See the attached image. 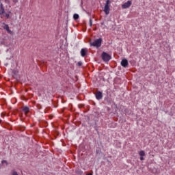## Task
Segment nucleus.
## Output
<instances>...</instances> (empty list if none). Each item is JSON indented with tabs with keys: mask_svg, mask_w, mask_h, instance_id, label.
<instances>
[{
	"mask_svg": "<svg viewBox=\"0 0 175 175\" xmlns=\"http://www.w3.org/2000/svg\"><path fill=\"white\" fill-rule=\"evenodd\" d=\"M102 38L95 40L94 42H90V46L98 49V47H100L102 46Z\"/></svg>",
	"mask_w": 175,
	"mask_h": 175,
	"instance_id": "obj_1",
	"label": "nucleus"
},
{
	"mask_svg": "<svg viewBox=\"0 0 175 175\" xmlns=\"http://www.w3.org/2000/svg\"><path fill=\"white\" fill-rule=\"evenodd\" d=\"M110 0H107L106 3L104 7L103 12H105V14L107 16L108 14H110Z\"/></svg>",
	"mask_w": 175,
	"mask_h": 175,
	"instance_id": "obj_2",
	"label": "nucleus"
},
{
	"mask_svg": "<svg viewBox=\"0 0 175 175\" xmlns=\"http://www.w3.org/2000/svg\"><path fill=\"white\" fill-rule=\"evenodd\" d=\"M102 59L104 60L105 62L110 61L111 59V56L107 54L106 52H103L101 55Z\"/></svg>",
	"mask_w": 175,
	"mask_h": 175,
	"instance_id": "obj_3",
	"label": "nucleus"
},
{
	"mask_svg": "<svg viewBox=\"0 0 175 175\" xmlns=\"http://www.w3.org/2000/svg\"><path fill=\"white\" fill-rule=\"evenodd\" d=\"M131 5H132V1H128L122 5V9H128V8L131 6Z\"/></svg>",
	"mask_w": 175,
	"mask_h": 175,
	"instance_id": "obj_4",
	"label": "nucleus"
},
{
	"mask_svg": "<svg viewBox=\"0 0 175 175\" xmlns=\"http://www.w3.org/2000/svg\"><path fill=\"white\" fill-rule=\"evenodd\" d=\"M95 96L96 99H98V100H100V99H102V98H103V94L101 92L98 91L95 93Z\"/></svg>",
	"mask_w": 175,
	"mask_h": 175,
	"instance_id": "obj_5",
	"label": "nucleus"
},
{
	"mask_svg": "<svg viewBox=\"0 0 175 175\" xmlns=\"http://www.w3.org/2000/svg\"><path fill=\"white\" fill-rule=\"evenodd\" d=\"M121 65L123 68H127L128 65H129L128 60L126 59H123L121 62Z\"/></svg>",
	"mask_w": 175,
	"mask_h": 175,
	"instance_id": "obj_6",
	"label": "nucleus"
},
{
	"mask_svg": "<svg viewBox=\"0 0 175 175\" xmlns=\"http://www.w3.org/2000/svg\"><path fill=\"white\" fill-rule=\"evenodd\" d=\"M87 53H88V50H87V49H82L81 50V57H85V55H87Z\"/></svg>",
	"mask_w": 175,
	"mask_h": 175,
	"instance_id": "obj_7",
	"label": "nucleus"
},
{
	"mask_svg": "<svg viewBox=\"0 0 175 175\" xmlns=\"http://www.w3.org/2000/svg\"><path fill=\"white\" fill-rule=\"evenodd\" d=\"M3 29H5L8 33H10V35H12V33H13V31H12V30H10V29L9 28L8 25H5L3 26Z\"/></svg>",
	"mask_w": 175,
	"mask_h": 175,
	"instance_id": "obj_8",
	"label": "nucleus"
},
{
	"mask_svg": "<svg viewBox=\"0 0 175 175\" xmlns=\"http://www.w3.org/2000/svg\"><path fill=\"white\" fill-rule=\"evenodd\" d=\"M23 110L25 114H28V113H29V108L28 107H23Z\"/></svg>",
	"mask_w": 175,
	"mask_h": 175,
	"instance_id": "obj_9",
	"label": "nucleus"
},
{
	"mask_svg": "<svg viewBox=\"0 0 175 175\" xmlns=\"http://www.w3.org/2000/svg\"><path fill=\"white\" fill-rule=\"evenodd\" d=\"M139 154L140 157H144L146 155V152L144 150H141L139 151Z\"/></svg>",
	"mask_w": 175,
	"mask_h": 175,
	"instance_id": "obj_10",
	"label": "nucleus"
},
{
	"mask_svg": "<svg viewBox=\"0 0 175 175\" xmlns=\"http://www.w3.org/2000/svg\"><path fill=\"white\" fill-rule=\"evenodd\" d=\"M4 13H5V8H0V15L2 16V14H4Z\"/></svg>",
	"mask_w": 175,
	"mask_h": 175,
	"instance_id": "obj_11",
	"label": "nucleus"
},
{
	"mask_svg": "<svg viewBox=\"0 0 175 175\" xmlns=\"http://www.w3.org/2000/svg\"><path fill=\"white\" fill-rule=\"evenodd\" d=\"M73 18H74V20H79V14H75L73 15Z\"/></svg>",
	"mask_w": 175,
	"mask_h": 175,
	"instance_id": "obj_12",
	"label": "nucleus"
},
{
	"mask_svg": "<svg viewBox=\"0 0 175 175\" xmlns=\"http://www.w3.org/2000/svg\"><path fill=\"white\" fill-rule=\"evenodd\" d=\"M2 165L5 164L6 165V166H8V161H5V160H3L2 162H1Z\"/></svg>",
	"mask_w": 175,
	"mask_h": 175,
	"instance_id": "obj_13",
	"label": "nucleus"
},
{
	"mask_svg": "<svg viewBox=\"0 0 175 175\" xmlns=\"http://www.w3.org/2000/svg\"><path fill=\"white\" fill-rule=\"evenodd\" d=\"M77 65H78V66H81V65H83V62H79L77 63Z\"/></svg>",
	"mask_w": 175,
	"mask_h": 175,
	"instance_id": "obj_14",
	"label": "nucleus"
},
{
	"mask_svg": "<svg viewBox=\"0 0 175 175\" xmlns=\"http://www.w3.org/2000/svg\"><path fill=\"white\" fill-rule=\"evenodd\" d=\"M90 26L92 27V19H90Z\"/></svg>",
	"mask_w": 175,
	"mask_h": 175,
	"instance_id": "obj_15",
	"label": "nucleus"
},
{
	"mask_svg": "<svg viewBox=\"0 0 175 175\" xmlns=\"http://www.w3.org/2000/svg\"><path fill=\"white\" fill-rule=\"evenodd\" d=\"M12 175H18V174L17 173V172L14 171L12 172Z\"/></svg>",
	"mask_w": 175,
	"mask_h": 175,
	"instance_id": "obj_16",
	"label": "nucleus"
},
{
	"mask_svg": "<svg viewBox=\"0 0 175 175\" xmlns=\"http://www.w3.org/2000/svg\"><path fill=\"white\" fill-rule=\"evenodd\" d=\"M5 17H6L7 18H9V17H10L9 14H5Z\"/></svg>",
	"mask_w": 175,
	"mask_h": 175,
	"instance_id": "obj_17",
	"label": "nucleus"
},
{
	"mask_svg": "<svg viewBox=\"0 0 175 175\" xmlns=\"http://www.w3.org/2000/svg\"><path fill=\"white\" fill-rule=\"evenodd\" d=\"M140 160H141V161H144V157H143V156H141Z\"/></svg>",
	"mask_w": 175,
	"mask_h": 175,
	"instance_id": "obj_18",
	"label": "nucleus"
},
{
	"mask_svg": "<svg viewBox=\"0 0 175 175\" xmlns=\"http://www.w3.org/2000/svg\"><path fill=\"white\" fill-rule=\"evenodd\" d=\"M1 8H3V4L2 3L0 4V9H1Z\"/></svg>",
	"mask_w": 175,
	"mask_h": 175,
	"instance_id": "obj_19",
	"label": "nucleus"
},
{
	"mask_svg": "<svg viewBox=\"0 0 175 175\" xmlns=\"http://www.w3.org/2000/svg\"><path fill=\"white\" fill-rule=\"evenodd\" d=\"M2 122V120L0 119V124Z\"/></svg>",
	"mask_w": 175,
	"mask_h": 175,
	"instance_id": "obj_20",
	"label": "nucleus"
},
{
	"mask_svg": "<svg viewBox=\"0 0 175 175\" xmlns=\"http://www.w3.org/2000/svg\"><path fill=\"white\" fill-rule=\"evenodd\" d=\"M14 2H17V0H14Z\"/></svg>",
	"mask_w": 175,
	"mask_h": 175,
	"instance_id": "obj_21",
	"label": "nucleus"
}]
</instances>
